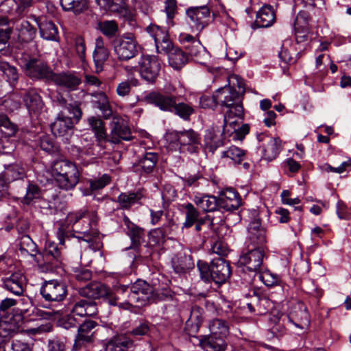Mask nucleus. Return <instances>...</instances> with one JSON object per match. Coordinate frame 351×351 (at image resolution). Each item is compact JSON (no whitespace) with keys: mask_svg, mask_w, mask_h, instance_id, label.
Wrapping results in <instances>:
<instances>
[{"mask_svg":"<svg viewBox=\"0 0 351 351\" xmlns=\"http://www.w3.org/2000/svg\"><path fill=\"white\" fill-rule=\"evenodd\" d=\"M19 250L21 256H32L42 272L52 271L62 262L60 250L53 241H47L43 251L37 252L36 243L28 235H23L19 240Z\"/></svg>","mask_w":351,"mask_h":351,"instance_id":"nucleus-1","label":"nucleus"},{"mask_svg":"<svg viewBox=\"0 0 351 351\" xmlns=\"http://www.w3.org/2000/svg\"><path fill=\"white\" fill-rule=\"evenodd\" d=\"M165 93L153 90L146 93L143 101L158 108L160 110L173 113L183 120H189L195 110L190 104L180 101L179 97L173 93L176 88L171 84L165 86Z\"/></svg>","mask_w":351,"mask_h":351,"instance_id":"nucleus-2","label":"nucleus"},{"mask_svg":"<svg viewBox=\"0 0 351 351\" xmlns=\"http://www.w3.org/2000/svg\"><path fill=\"white\" fill-rule=\"evenodd\" d=\"M97 221V213L86 208L69 213L66 217V223L73 226V230L78 234L75 237L89 243L90 247L98 236L97 230L93 227Z\"/></svg>","mask_w":351,"mask_h":351,"instance_id":"nucleus-3","label":"nucleus"},{"mask_svg":"<svg viewBox=\"0 0 351 351\" xmlns=\"http://www.w3.org/2000/svg\"><path fill=\"white\" fill-rule=\"evenodd\" d=\"M215 98L217 104L228 108L224 116V128H227L228 124L231 125L235 123V121H230V119H243L242 96L240 95V93L237 92V90L225 86L215 92Z\"/></svg>","mask_w":351,"mask_h":351,"instance_id":"nucleus-4","label":"nucleus"},{"mask_svg":"<svg viewBox=\"0 0 351 351\" xmlns=\"http://www.w3.org/2000/svg\"><path fill=\"white\" fill-rule=\"evenodd\" d=\"M197 266L201 279L206 282L213 281L221 285L224 283L231 274L229 263L221 258L213 259L210 265L206 261H198Z\"/></svg>","mask_w":351,"mask_h":351,"instance_id":"nucleus-5","label":"nucleus"},{"mask_svg":"<svg viewBox=\"0 0 351 351\" xmlns=\"http://www.w3.org/2000/svg\"><path fill=\"white\" fill-rule=\"evenodd\" d=\"M97 313L96 303L87 300L77 301L72 307L71 313L60 319V324L66 329L75 327L79 324L77 317L93 316Z\"/></svg>","mask_w":351,"mask_h":351,"instance_id":"nucleus-6","label":"nucleus"},{"mask_svg":"<svg viewBox=\"0 0 351 351\" xmlns=\"http://www.w3.org/2000/svg\"><path fill=\"white\" fill-rule=\"evenodd\" d=\"M128 295V302L118 303V306L123 309H130L131 306H142L150 302L152 287L145 281L138 280L130 287Z\"/></svg>","mask_w":351,"mask_h":351,"instance_id":"nucleus-7","label":"nucleus"},{"mask_svg":"<svg viewBox=\"0 0 351 351\" xmlns=\"http://www.w3.org/2000/svg\"><path fill=\"white\" fill-rule=\"evenodd\" d=\"M139 45L134 34H123L114 40V52L120 61H128L138 53Z\"/></svg>","mask_w":351,"mask_h":351,"instance_id":"nucleus-8","label":"nucleus"},{"mask_svg":"<svg viewBox=\"0 0 351 351\" xmlns=\"http://www.w3.org/2000/svg\"><path fill=\"white\" fill-rule=\"evenodd\" d=\"M171 141L177 142L181 153H197L200 147V137L197 132L190 129L170 134Z\"/></svg>","mask_w":351,"mask_h":351,"instance_id":"nucleus-9","label":"nucleus"},{"mask_svg":"<svg viewBox=\"0 0 351 351\" xmlns=\"http://www.w3.org/2000/svg\"><path fill=\"white\" fill-rule=\"evenodd\" d=\"M179 41L195 62L201 64H205L209 58V53L198 39L189 34L181 33Z\"/></svg>","mask_w":351,"mask_h":351,"instance_id":"nucleus-10","label":"nucleus"},{"mask_svg":"<svg viewBox=\"0 0 351 351\" xmlns=\"http://www.w3.org/2000/svg\"><path fill=\"white\" fill-rule=\"evenodd\" d=\"M138 67L141 78L147 83L153 84L159 75L161 62L156 56L143 55L138 62Z\"/></svg>","mask_w":351,"mask_h":351,"instance_id":"nucleus-11","label":"nucleus"},{"mask_svg":"<svg viewBox=\"0 0 351 351\" xmlns=\"http://www.w3.org/2000/svg\"><path fill=\"white\" fill-rule=\"evenodd\" d=\"M43 298L49 302H62L67 295L66 285L57 280L45 281L40 289Z\"/></svg>","mask_w":351,"mask_h":351,"instance_id":"nucleus-12","label":"nucleus"},{"mask_svg":"<svg viewBox=\"0 0 351 351\" xmlns=\"http://www.w3.org/2000/svg\"><path fill=\"white\" fill-rule=\"evenodd\" d=\"M22 63L26 74L31 78L51 80L53 77L52 69L40 58H24Z\"/></svg>","mask_w":351,"mask_h":351,"instance_id":"nucleus-13","label":"nucleus"},{"mask_svg":"<svg viewBox=\"0 0 351 351\" xmlns=\"http://www.w3.org/2000/svg\"><path fill=\"white\" fill-rule=\"evenodd\" d=\"M252 217L248 228L246 244L247 247H263L266 243L265 230L261 227V219L258 217V212L253 210L251 212Z\"/></svg>","mask_w":351,"mask_h":351,"instance_id":"nucleus-14","label":"nucleus"},{"mask_svg":"<svg viewBox=\"0 0 351 351\" xmlns=\"http://www.w3.org/2000/svg\"><path fill=\"white\" fill-rule=\"evenodd\" d=\"M132 138L131 130L127 121L121 116L114 114L110 123V132L108 136V142L118 144L121 141H130Z\"/></svg>","mask_w":351,"mask_h":351,"instance_id":"nucleus-15","label":"nucleus"},{"mask_svg":"<svg viewBox=\"0 0 351 351\" xmlns=\"http://www.w3.org/2000/svg\"><path fill=\"white\" fill-rule=\"evenodd\" d=\"M288 316L289 324L298 329V334L304 332L310 325V316L306 306L302 302H297L292 306Z\"/></svg>","mask_w":351,"mask_h":351,"instance_id":"nucleus-16","label":"nucleus"},{"mask_svg":"<svg viewBox=\"0 0 351 351\" xmlns=\"http://www.w3.org/2000/svg\"><path fill=\"white\" fill-rule=\"evenodd\" d=\"M265 250L263 247H247L245 252H243L239 259L240 265L245 266L250 271L257 272L263 265Z\"/></svg>","mask_w":351,"mask_h":351,"instance_id":"nucleus-17","label":"nucleus"},{"mask_svg":"<svg viewBox=\"0 0 351 351\" xmlns=\"http://www.w3.org/2000/svg\"><path fill=\"white\" fill-rule=\"evenodd\" d=\"M80 294L88 298L99 299L106 297L110 305L118 306L115 298L112 295L110 289L100 282H93L80 289Z\"/></svg>","mask_w":351,"mask_h":351,"instance_id":"nucleus-18","label":"nucleus"},{"mask_svg":"<svg viewBox=\"0 0 351 351\" xmlns=\"http://www.w3.org/2000/svg\"><path fill=\"white\" fill-rule=\"evenodd\" d=\"M212 9L206 5L189 8L186 14L191 21V27L198 32H202L209 24Z\"/></svg>","mask_w":351,"mask_h":351,"instance_id":"nucleus-19","label":"nucleus"},{"mask_svg":"<svg viewBox=\"0 0 351 351\" xmlns=\"http://www.w3.org/2000/svg\"><path fill=\"white\" fill-rule=\"evenodd\" d=\"M147 32L153 38L158 53H168L171 49L172 43L166 28L150 25L147 27Z\"/></svg>","mask_w":351,"mask_h":351,"instance_id":"nucleus-20","label":"nucleus"},{"mask_svg":"<svg viewBox=\"0 0 351 351\" xmlns=\"http://www.w3.org/2000/svg\"><path fill=\"white\" fill-rule=\"evenodd\" d=\"M73 125L74 123L71 118L60 112L56 120L51 124V130L55 136L62 137L68 141L73 134Z\"/></svg>","mask_w":351,"mask_h":351,"instance_id":"nucleus-21","label":"nucleus"},{"mask_svg":"<svg viewBox=\"0 0 351 351\" xmlns=\"http://www.w3.org/2000/svg\"><path fill=\"white\" fill-rule=\"evenodd\" d=\"M98 326L97 322L93 320H86L81 324L77 330V335L73 345V350H78L85 344L92 342L95 328Z\"/></svg>","mask_w":351,"mask_h":351,"instance_id":"nucleus-22","label":"nucleus"},{"mask_svg":"<svg viewBox=\"0 0 351 351\" xmlns=\"http://www.w3.org/2000/svg\"><path fill=\"white\" fill-rule=\"evenodd\" d=\"M51 80L57 86L64 88L69 91L76 90L82 82L80 75L73 71H66L60 73L53 72Z\"/></svg>","mask_w":351,"mask_h":351,"instance_id":"nucleus-23","label":"nucleus"},{"mask_svg":"<svg viewBox=\"0 0 351 351\" xmlns=\"http://www.w3.org/2000/svg\"><path fill=\"white\" fill-rule=\"evenodd\" d=\"M219 207L226 210H237L241 204L239 194L232 188L222 191L218 198Z\"/></svg>","mask_w":351,"mask_h":351,"instance_id":"nucleus-24","label":"nucleus"},{"mask_svg":"<svg viewBox=\"0 0 351 351\" xmlns=\"http://www.w3.org/2000/svg\"><path fill=\"white\" fill-rule=\"evenodd\" d=\"M87 122L94 132L97 145L101 150L105 149L108 143V136L104 121L99 117L92 116L87 119Z\"/></svg>","mask_w":351,"mask_h":351,"instance_id":"nucleus-25","label":"nucleus"},{"mask_svg":"<svg viewBox=\"0 0 351 351\" xmlns=\"http://www.w3.org/2000/svg\"><path fill=\"white\" fill-rule=\"evenodd\" d=\"M25 281V276L20 272L12 273L10 276L2 278L3 287L16 295L23 294Z\"/></svg>","mask_w":351,"mask_h":351,"instance_id":"nucleus-26","label":"nucleus"},{"mask_svg":"<svg viewBox=\"0 0 351 351\" xmlns=\"http://www.w3.org/2000/svg\"><path fill=\"white\" fill-rule=\"evenodd\" d=\"M14 31L17 34V42L21 44H26L33 41L37 32L36 29L27 20H22L16 23Z\"/></svg>","mask_w":351,"mask_h":351,"instance_id":"nucleus-27","label":"nucleus"},{"mask_svg":"<svg viewBox=\"0 0 351 351\" xmlns=\"http://www.w3.org/2000/svg\"><path fill=\"white\" fill-rule=\"evenodd\" d=\"M105 351H133L134 341L125 335H117L104 346Z\"/></svg>","mask_w":351,"mask_h":351,"instance_id":"nucleus-28","label":"nucleus"},{"mask_svg":"<svg viewBox=\"0 0 351 351\" xmlns=\"http://www.w3.org/2000/svg\"><path fill=\"white\" fill-rule=\"evenodd\" d=\"M109 56V51L106 47L104 39L98 37L95 40V47L93 53V61L97 73H101L104 70V63Z\"/></svg>","mask_w":351,"mask_h":351,"instance_id":"nucleus-29","label":"nucleus"},{"mask_svg":"<svg viewBox=\"0 0 351 351\" xmlns=\"http://www.w3.org/2000/svg\"><path fill=\"white\" fill-rule=\"evenodd\" d=\"M34 20L39 28L41 38L51 41L58 40V28L51 21H49L45 17H34Z\"/></svg>","mask_w":351,"mask_h":351,"instance_id":"nucleus-30","label":"nucleus"},{"mask_svg":"<svg viewBox=\"0 0 351 351\" xmlns=\"http://www.w3.org/2000/svg\"><path fill=\"white\" fill-rule=\"evenodd\" d=\"M246 304L250 312L259 315L265 314L273 306L269 298L256 294L250 297V301Z\"/></svg>","mask_w":351,"mask_h":351,"instance_id":"nucleus-31","label":"nucleus"},{"mask_svg":"<svg viewBox=\"0 0 351 351\" xmlns=\"http://www.w3.org/2000/svg\"><path fill=\"white\" fill-rule=\"evenodd\" d=\"M23 101L31 115L40 113L44 107L41 97L35 89H29L25 93Z\"/></svg>","mask_w":351,"mask_h":351,"instance_id":"nucleus-32","label":"nucleus"},{"mask_svg":"<svg viewBox=\"0 0 351 351\" xmlns=\"http://www.w3.org/2000/svg\"><path fill=\"white\" fill-rule=\"evenodd\" d=\"M52 176L54 180L64 176H71L79 172L76 165L67 160L55 161L51 166Z\"/></svg>","mask_w":351,"mask_h":351,"instance_id":"nucleus-33","label":"nucleus"},{"mask_svg":"<svg viewBox=\"0 0 351 351\" xmlns=\"http://www.w3.org/2000/svg\"><path fill=\"white\" fill-rule=\"evenodd\" d=\"M204 143L206 149L214 152L223 145L222 133L218 127H211L205 132Z\"/></svg>","mask_w":351,"mask_h":351,"instance_id":"nucleus-34","label":"nucleus"},{"mask_svg":"<svg viewBox=\"0 0 351 351\" xmlns=\"http://www.w3.org/2000/svg\"><path fill=\"white\" fill-rule=\"evenodd\" d=\"M276 21V13L270 5H264L257 12L255 25L258 27H269Z\"/></svg>","mask_w":351,"mask_h":351,"instance_id":"nucleus-35","label":"nucleus"},{"mask_svg":"<svg viewBox=\"0 0 351 351\" xmlns=\"http://www.w3.org/2000/svg\"><path fill=\"white\" fill-rule=\"evenodd\" d=\"M123 221L127 234L131 239L132 247H137L144 240V230L133 223L126 215H124Z\"/></svg>","mask_w":351,"mask_h":351,"instance_id":"nucleus-36","label":"nucleus"},{"mask_svg":"<svg viewBox=\"0 0 351 351\" xmlns=\"http://www.w3.org/2000/svg\"><path fill=\"white\" fill-rule=\"evenodd\" d=\"M269 323L271 333L277 336L281 335L289 324L288 316L278 311L272 312L269 316Z\"/></svg>","mask_w":351,"mask_h":351,"instance_id":"nucleus-37","label":"nucleus"},{"mask_svg":"<svg viewBox=\"0 0 351 351\" xmlns=\"http://www.w3.org/2000/svg\"><path fill=\"white\" fill-rule=\"evenodd\" d=\"M195 204L205 212H213L219 207L218 199L213 195H196L193 199Z\"/></svg>","mask_w":351,"mask_h":351,"instance_id":"nucleus-38","label":"nucleus"},{"mask_svg":"<svg viewBox=\"0 0 351 351\" xmlns=\"http://www.w3.org/2000/svg\"><path fill=\"white\" fill-rule=\"evenodd\" d=\"M281 148V140L279 138L269 137L263 148V158L268 162L274 160Z\"/></svg>","mask_w":351,"mask_h":351,"instance_id":"nucleus-39","label":"nucleus"},{"mask_svg":"<svg viewBox=\"0 0 351 351\" xmlns=\"http://www.w3.org/2000/svg\"><path fill=\"white\" fill-rule=\"evenodd\" d=\"M182 208L184 209L185 219L182 223V229H189L202 217H200L199 212L191 203L183 204Z\"/></svg>","mask_w":351,"mask_h":351,"instance_id":"nucleus-40","label":"nucleus"},{"mask_svg":"<svg viewBox=\"0 0 351 351\" xmlns=\"http://www.w3.org/2000/svg\"><path fill=\"white\" fill-rule=\"evenodd\" d=\"M200 345L205 351H225L226 348L223 339L215 336L205 337L200 341Z\"/></svg>","mask_w":351,"mask_h":351,"instance_id":"nucleus-41","label":"nucleus"},{"mask_svg":"<svg viewBox=\"0 0 351 351\" xmlns=\"http://www.w3.org/2000/svg\"><path fill=\"white\" fill-rule=\"evenodd\" d=\"M142 195L138 192L121 193L117 197V202L122 209H130L134 204L138 203Z\"/></svg>","mask_w":351,"mask_h":351,"instance_id":"nucleus-42","label":"nucleus"},{"mask_svg":"<svg viewBox=\"0 0 351 351\" xmlns=\"http://www.w3.org/2000/svg\"><path fill=\"white\" fill-rule=\"evenodd\" d=\"M173 268L176 273H186L194 266L193 263L189 256L178 254L172 259Z\"/></svg>","mask_w":351,"mask_h":351,"instance_id":"nucleus-43","label":"nucleus"},{"mask_svg":"<svg viewBox=\"0 0 351 351\" xmlns=\"http://www.w3.org/2000/svg\"><path fill=\"white\" fill-rule=\"evenodd\" d=\"M167 53H169V64L175 69H181L188 62L186 54L180 49L172 47Z\"/></svg>","mask_w":351,"mask_h":351,"instance_id":"nucleus-44","label":"nucleus"},{"mask_svg":"<svg viewBox=\"0 0 351 351\" xmlns=\"http://www.w3.org/2000/svg\"><path fill=\"white\" fill-rule=\"evenodd\" d=\"M93 96L97 99L96 104H97V108L101 112L103 117L105 119H108L112 117V110L107 95L104 92H99L93 94Z\"/></svg>","mask_w":351,"mask_h":351,"instance_id":"nucleus-45","label":"nucleus"},{"mask_svg":"<svg viewBox=\"0 0 351 351\" xmlns=\"http://www.w3.org/2000/svg\"><path fill=\"white\" fill-rule=\"evenodd\" d=\"M210 336H215L223 339L229 332V328L227 323L222 319H215L209 324Z\"/></svg>","mask_w":351,"mask_h":351,"instance_id":"nucleus-46","label":"nucleus"},{"mask_svg":"<svg viewBox=\"0 0 351 351\" xmlns=\"http://www.w3.org/2000/svg\"><path fill=\"white\" fill-rule=\"evenodd\" d=\"M25 169L19 164L4 165L3 176L10 182L19 180L25 176Z\"/></svg>","mask_w":351,"mask_h":351,"instance_id":"nucleus-47","label":"nucleus"},{"mask_svg":"<svg viewBox=\"0 0 351 351\" xmlns=\"http://www.w3.org/2000/svg\"><path fill=\"white\" fill-rule=\"evenodd\" d=\"M62 8L65 11L79 14L87 9L86 0H60Z\"/></svg>","mask_w":351,"mask_h":351,"instance_id":"nucleus-48","label":"nucleus"},{"mask_svg":"<svg viewBox=\"0 0 351 351\" xmlns=\"http://www.w3.org/2000/svg\"><path fill=\"white\" fill-rule=\"evenodd\" d=\"M97 29L108 38L114 37L119 31L118 24L113 20H106L97 23Z\"/></svg>","mask_w":351,"mask_h":351,"instance_id":"nucleus-49","label":"nucleus"},{"mask_svg":"<svg viewBox=\"0 0 351 351\" xmlns=\"http://www.w3.org/2000/svg\"><path fill=\"white\" fill-rule=\"evenodd\" d=\"M80 173L71 174V176H64L56 178L55 182L57 186L63 190L69 191L74 189L79 182Z\"/></svg>","mask_w":351,"mask_h":351,"instance_id":"nucleus-50","label":"nucleus"},{"mask_svg":"<svg viewBox=\"0 0 351 351\" xmlns=\"http://www.w3.org/2000/svg\"><path fill=\"white\" fill-rule=\"evenodd\" d=\"M222 157L230 158L236 164L241 163L245 158V151L236 146H231L222 152Z\"/></svg>","mask_w":351,"mask_h":351,"instance_id":"nucleus-51","label":"nucleus"},{"mask_svg":"<svg viewBox=\"0 0 351 351\" xmlns=\"http://www.w3.org/2000/svg\"><path fill=\"white\" fill-rule=\"evenodd\" d=\"M0 71L6 76L7 81L14 86L19 80V74L16 67L6 62H0Z\"/></svg>","mask_w":351,"mask_h":351,"instance_id":"nucleus-52","label":"nucleus"},{"mask_svg":"<svg viewBox=\"0 0 351 351\" xmlns=\"http://www.w3.org/2000/svg\"><path fill=\"white\" fill-rule=\"evenodd\" d=\"M158 155L154 152H147L139 161V165L145 173H150L155 167Z\"/></svg>","mask_w":351,"mask_h":351,"instance_id":"nucleus-53","label":"nucleus"},{"mask_svg":"<svg viewBox=\"0 0 351 351\" xmlns=\"http://www.w3.org/2000/svg\"><path fill=\"white\" fill-rule=\"evenodd\" d=\"M151 324L146 320L136 322L128 334L134 337L145 336L149 334Z\"/></svg>","mask_w":351,"mask_h":351,"instance_id":"nucleus-54","label":"nucleus"},{"mask_svg":"<svg viewBox=\"0 0 351 351\" xmlns=\"http://www.w3.org/2000/svg\"><path fill=\"white\" fill-rule=\"evenodd\" d=\"M213 20L219 21L221 24L232 27L234 20L224 10V7L219 5V10L212 9Z\"/></svg>","mask_w":351,"mask_h":351,"instance_id":"nucleus-55","label":"nucleus"},{"mask_svg":"<svg viewBox=\"0 0 351 351\" xmlns=\"http://www.w3.org/2000/svg\"><path fill=\"white\" fill-rule=\"evenodd\" d=\"M173 292L169 288L163 287L153 289L152 287V297L150 302L169 300L172 298Z\"/></svg>","mask_w":351,"mask_h":351,"instance_id":"nucleus-56","label":"nucleus"},{"mask_svg":"<svg viewBox=\"0 0 351 351\" xmlns=\"http://www.w3.org/2000/svg\"><path fill=\"white\" fill-rule=\"evenodd\" d=\"M42 193L40 189L36 184L29 183L27 189L26 193L23 197V202L25 204H29L35 199H39L41 197Z\"/></svg>","mask_w":351,"mask_h":351,"instance_id":"nucleus-57","label":"nucleus"},{"mask_svg":"<svg viewBox=\"0 0 351 351\" xmlns=\"http://www.w3.org/2000/svg\"><path fill=\"white\" fill-rule=\"evenodd\" d=\"M12 34V29L9 27L0 29V53L3 55L9 53L8 40Z\"/></svg>","mask_w":351,"mask_h":351,"instance_id":"nucleus-58","label":"nucleus"},{"mask_svg":"<svg viewBox=\"0 0 351 351\" xmlns=\"http://www.w3.org/2000/svg\"><path fill=\"white\" fill-rule=\"evenodd\" d=\"M110 181V176L105 173L97 179L89 180L90 189L91 191L102 189L109 184Z\"/></svg>","mask_w":351,"mask_h":351,"instance_id":"nucleus-59","label":"nucleus"},{"mask_svg":"<svg viewBox=\"0 0 351 351\" xmlns=\"http://www.w3.org/2000/svg\"><path fill=\"white\" fill-rule=\"evenodd\" d=\"M19 302H21L23 304L28 305L30 304V301L29 299H21L19 300H17L13 298H6L2 300L0 302V312H7L12 307H14L19 303Z\"/></svg>","mask_w":351,"mask_h":351,"instance_id":"nucleus-60","label":"nucleus"},{"mask_svg":"<svg viewBox=\"0 0 351 351\" xmlns=\"http://www.w3.org/2000/svg\"><path fill=\"white\" fill-rule=\"evenodd\" d=\"M229 85L231 88L237 90V93H240V95H243L245 92V82L243 79L237 75H232L228 78Z\"/></svg>","mask_w":351,"mask_h":351,"instance_id":"nucleus-61","label":"nucleus"},{"mask_svg":"<svg viewBox=\"0 0 351 351\" xmlns=\"http://www.w3.org/2000/svg\"><path fill=\"white\" fill-rule=\"evenodd\" d=\"M77 152V158L82 161H84L86 164L88 162V160H86V158L88 156H94L100 154L99 152H95L94 149V145L90 144L88 147H76Z\"/></svg>","mask_w":351,"mask_h":351,"instance_id":"nucleus-62","label":"nucleus"},{"mask_svg":"<svg viewBox=\"0 0 351 351\" xmlns=\"http://www.w3.org/2000/svg\"><path fill=\"white\" fill-rule=\"evenodd\" d=\"M149 241L152 245H159L165 241V232L162 228L152 230L149 234Z\"/></svg>","mask_w":351,"mask_h":351,"instance_id":"nucleus-63","label":"nucleus"},{"mask_svg":"<svg viewBox=\"0 0 351 351\" xmlns=\"http://www.w3.org/2000/svg\"><path fill=\"white\" fill-rule=\"evenodd\" d=\"M259 278L267 287L277 285L280 281L278 275L272 274L269 271L260 274Z\"/></svg>","mask_w":351,"mask_h":351,"instance_id":"nucleus-64","label":"nucleus"}]
</instances>
